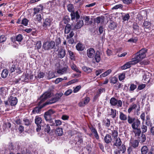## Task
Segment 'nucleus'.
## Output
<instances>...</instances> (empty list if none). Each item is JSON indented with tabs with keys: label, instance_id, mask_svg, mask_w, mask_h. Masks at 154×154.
I'll return each mask as SVG.
<instances>
[{
	"label": "nucleus",
	"instance_id": "f257e3e1",
	"mask_svg": "<svg viewBox=\"0 0 154 154\" xmlns=\"http://www.w3.org/2000/svg\"><path fill=\"white\" fill-rule=\"evenodd\" d=\"M63 94L62 92L56 93L53 96H51L50 99L48 100L41 106L38 105V106H36L33 109L32 113L33 114L38 113L41 111V109L46 105L54 104L58 102Z\"/></svg>",
	"mask_w": 154,
	"mask_h": 154
},
{
	"label": "nucleus",
	"instance_id": "f03ea898",
	"mask_svg": "<svg viewBox=\"0 0 154 154\" xmlns=\"http://www.w3.org/2000/svg\"><path fill=\"white\" fill-rule=\"evenodd\" d=\"M148 51L146 48L141 49L139 52H137L134 57L132 58L136 63H137L140 60L144 59L146 56V53Z\"/></svg>",
	"mask_w": 154,
	"mask_h": 154
},
{
	"label": "nucleus",
	"instance_id": "7ed1b4c3",
	"mask_svg": "<svg viewBox=\"0 0 154 154\" xmlns=\"http://www.w3.org/2000/svg\"><path fill=\"white\" fill-rule=\"evenodd\" d=\"M52 23V20L50 18H47L43 19V22L42 23V29L45 30H49Z\"/></svg>",
	"mask_w": 154,
	"mask_h": 154
},
{
	"label": "nucleus",
	"instance_id": "20e7f679",
	"mask_svg": "<svg viewBox=\"0 0 154 154\" xmlns=\"http://www.w3.org/2000/svg\"><path fill=\"white\" fill-rule=\"evenodd\" d=\"M73 5L72 4H69L67 5L68 10L69 11L71 12L70 16L72 20L75 19V18L77 20L80 17L79 12L77 11L75 12L73 11Z\"/></svg>",
	"mask_w": 154,
	"mask_h": 154
},
{
	"label": "nucleus",
	"instance_id": "39448f33",
	"mask_svg": "<svg viewBox=\"0 0 154 154\" xmlns=\"http://www.w3.org/2000/svg\"><path fill=\"white\" fill-rule=\"evenodd\" d=\"M55 47V42L51 40L44 42L42 46V49L45 51H48L54 48Z\"/></svg>",
	"mask_w": 154,
	"mask_h": 154
},
{
	"label": "nucleus",
	"instance_id": "423d86ee",
	"mask_svg": "<svg viewBox=\"0 0 154 154\" xmlns=\"http://www.w3.org/2000/svg\"><path fill=\"white\" fill-rule=\"evenodd\" d=\"M109 131V134H110L112 137L113 139H115L117 137H118V128H114V127L112 126H110V128L108 129Z\"/></svg>",
	"mask_w": 154,
	"mask_h": 154
},
{
	"label": "nucleus",
	"instance_id": "0eeeda50",
	"mask_svg": "<svg viewBox=\"0 0 154 154\" xmlns=\"http://www.w3.org/2000/svg\"><path fill=\"white\" fill-rule=\"evenodd\" d=\"M55 112V111L52 109H49L45 112L44 115V117L46 121L47 122L49 120H51V119H53L54 117L53 114Z\"/></svg>",
	"mask_w": 154,
	"mask_h": 154
},
{
	"label": "nucleus",
	"instance_id": "6e6552de",
	"mask_svg": "<svg viewBox=\"0 0 154 154\" xmlns=\"http://www.w3.org/2000/svg\"><path fill=\"white\" fill-rule=\"evenodd\" d=\"M111 106H117L118 107L122 106V102L120 100H118L114 97H112L109 102Z\"/></svg>",
	"mask_w": 154,
	"mask_h": 154
},
{
	"label": "nucleus",
	"instance_id": "1a4fd4ad",
	"mask_svg": "<svg viewBox=\"0 0 154 154\" xmlns=\"http://www.w3.org/2000/svg\"><path fill=\"white\" fill-rule=\"evenodd\" d=\"M35 123L37 127L36 129V131L39 132L41 130L42 125V118L39 116H36L35 118Z\"/></svg>",
	"mask_w": 154,
	"mask_h": 154
},
{
	"label": "nucleus",
	"instance_id": "9d476101",
	"mask_svg": "<svg viewBox=\"0 0 154 154\" xmlns=\"http://www.w3.org/2000/svg\"><path fill=\"white\" fill-rule=\"evenodd\" d=\"M66 54V50L64 47H61L60 49L58 48L57 53L58 58L62 59L64 57Z\"/></svg>",
	"mask_w": 154,
	"mask_h": 154
},
{
	"label": "nucleus",
	"instance_id": "9b49d317",
	"mask_svg": "<svg viewBox=\"0 0 154 154\" xmlns=\"http://www.w3.org/2000/svg\"><path fill=\"white\" fill-rule=\"evenodd\" d=\"M74 33L73 31H71L67 35L66 37V39H69L68 40V43L72 45L74 42V39L72 38L74 35Z\"/></svg>",
	"mask_w": 154,
	"mask_h": 154
},
{
	"label": "nucleus",
	"instance_id": "f8f14e48",
	"mask_svg": "<svg viewBox=\"0 0 154 154\" xmlns=\"http://www.w3.org/2000/svg\"><path fill=\"white\" fill-rule=\"evenodd\" d=\"M8 100L10 105L11 106H15L17 103V99L16 97L11 96L8 98Z\"/></svg>",
	"mask_w": 154,
	"mask_h": 154
},
{
	"label": "nucleus",
	"instance_id": "ddd939ff",
	"mask_svg": "<svg viewBox=\"0 0 154 154\" xmlns=\"http://www.w3.org/2000/svg\"><path fill=\"white\" fill-rule=\"evenodd\" d=\"M95 52L94 49L92 48H90L87 49L86 54L88 57L93 58L95 55Z\"/></svg>",
	"mask_w": 154,
	"mask_h": 154
},
{
	"label": "nucleus",
	"instance_id": "4468645a",
	"mask_svg": "<svg viewBox=\"0 0 154 154\" xmlns=\"http://www.w3.org/2000/svg\"><path fill=\"white\" fill-rule=\"evenodd\" d=\"M74 141L75 142V144L78 145L82 144L83 142L82 136L79 135L75 137Z\"/></svg>",
	"mask_w": 154,
	"mask_h": 154
},
{
	"label": "nucleus",
	"instance_id": "2eb2a0df",
	"mask_svg": "<svg viewBox=\"0 0 154 154\" xmlns=\"http://www.w3.org/2000/svg\"><path fill=\"white\" fill-rule=\"evenodd\" d=\"M136 64L134 60L132 59V61L127 62L125 64L121 66V69L122 70L125 69L130 68L131 66V65Z\"/></svg>",
	"mask_w": 154,
	"mask_h": 154
},
{
	"label": "nucleus",
	"instance_id": "dca6fc26",
	"mask_svg": "<svg viewBox=\"0 0 154 154\" xmlns=\"http://www.w3.org/2000/svg\"><path fill=\"white\" fill-rule=\"evenodd\" d=\"M140 121L138 119H136L131 124V127L133 129L136 130L138 128H140Z\"/></svg>",
	"mask_w": 154,
	"mask_h": 154
},
{
	"label": "nucleus",
	"instance_id": "f3484780",
	"mask_svg": "<svg viewBox=\"0 0 154 154\" xmlns=\"http://www.w3.org/2000/svg\"><path fill=\"white\" fill-rule=\"evenodd\" d=\"M103 140L105 143L109 144L111 143L112 141L111 136L108 134H106L104 137Z\"/></svg>",
	"mask_w": 154,
	"mask_h": 154
},
{
	"label": "nucleus",
	"instance_id": "a211bd4d",
	"mask_svg": "<svg viewBox=\"0 0 154 154\" xmlns=\"http://www.w3.org/2000/svg\"><path fill=\"white\" fill-rule=\"evenodd\" d=\"M18 65L17 62L13 63L12 62L9 66L10 72L12 73L15 72L16 69L17 68V66H18Z\"/></svg>",
	"mask_w": 154,
	"mask_h": 154
},
{
	"label": "nucleus",
	"instance_id": "6ab92c4d",
	"mask_svg": "<svg viewBox=\"0 0 154 154\" xmlns=\"http://www.w3.org/2000/svg\"><path fill=\"white\" fill-rule=\"evenodd\" d=\"M84 25V22L82 20H79L76 23L74 26V27L72 29L73 30L74 29H78L81 28Z\"/></svg>",
	"mask_w": 154,
	"mask_h": 154
},
{
	"label": "nucleus",
	"instance_id": "aec40b11",
	"mask_svg": "<svg viewBox=\"0 0 154 154\" xmlns=\"http://www.w3.org/2000/svg\"><path fill=\"white\" fill-rule=\"evenodd\" d=\"M114 140L115 141V142L113 144V146H116L119 148V147L121 146L122 143L121 139L119 137H118Z\"/></svg>",
	"mask_w": 154,
	"mask_h": 154
},
{
	"label": "nucleus",
	"instance_id": "412c9836",
	"mask_svg": "<svg viewBox=\"0 0 154 154\" xmlns=\"http://www.w3.org/2000/svg\"><path fill=\"white\" fill-rule=\"evenodd\" d=\"M108 27L111 30H114L117 27V23L113 21L110 20Z\"/></svg>",
	"mask_w": 154,
	"mask_h": 154
},
{
	"label": "nucleus",
	"instance_id": "4be33fe9",
	"mask_svg": "<svg viewBox=\"0 0 154 154\" xmlns=\"http://www.w3.org/2000/svg\"><path fill=\"white\" fill-rule=\"evenodd\" d=\"M103 125L107 129L109 128V127L111 125V123L110 120L107 118L106 119H103L102 121Z\"/></svg>",
	"mask_w": 154,
	"mask_h": 154
},
{
	"label": "nucleus",
	"instance_id": "5701e85b",
	"mask_svg": "<svg viewBox=\"0 0 154 154\" xmlns=\"http://www.w3.org/2000/svg\"><path fill=\"white\" fill-rule=\"evenodd\" d=\"M44 7L42 5H40L38 6L37 7L34 8L33 10L34 11V14H35L40 11H42Z\"/></svg>",
	"mask_w": 154,
	"mask_h": 154
},
{
	"label": "nucleus",
	"instance_id": "b1692460",
	"mask_svg": "<svg viewBox=\"0 0 154 154\" xmlns=\"http://www.w3.org/2000/svg\"><path fill=\"white\" fill-rule=\"evenodd\" d=\"M11 123L8 122H4L3 125V129L4 131H6L7 130H9V129L11 127Z\"/></svg>",
	"mask_w": 154,
	"mask_h": 154
},
{
	"label": "nucleus",
	"instance_id": "393cba45",
	"mask_svg": "<svg viewBox=\"0 0 154 154\" xmlns=\"http://www.w3.org/2000/svg\"><path fill=\"white\" fill-rule=\"evenodd\" d=\"M104 20V17L102 16L101 17L98 16L94 19V23L99 24L101 21V23H103Z\"/></svg>",
	"mask_w": 154,
	"mask_h": 154
},
{
	"label": "nucleus",
	"instance_id": "a878e982",
	"mask_svg": "<svg viewBox=\"0 0 154 154\" xmlns=\"http://www.w3.org/2000/svg\"><path fill=\"white\" fill-rule=\"evenodd\" d=\"M75 48L77 51H83L85 48L84 45L80 42H79L76 44Z\"/></svg>",
	"mask_w": 154,
	"mask_h": 154
},
{
	"label": "nucleus",
	"instance_id": "bb28decb",
	"mask_svg": "<svg viewBox=\"0 0 154 154\" xmlns=\"http://www.w3.org/2000/svg\"><path fill=\"white\" fill-rule=\"evenodd\" d=\"M88 127L92 133L89 134V135L90 137H91L92 134H94L96 132H97L96 129L91 124L90 125H88Z\"/></svg>",
	"mask_w": 154,
	"mask_h": 154
},
{
	"label": "nucleus",
	"instance_id": "cd10ccee",
	"mask_svg": "<svg viewBox=\"0 0 154 154\" xmlns=\"http://www.w3.org/2000/svg\"><path fill=\"white\" fill-rule=\"evenodd\" d=\"M145 123L146 125L149 127H152L153 125V124L150 119V116L148 115L146 116Z\"/></svg>",
	"mask_w": 154,
	"mask_h": 154
},
{
	"label": "nucleus",
	"instance_id": "c85d7f7f",
	"mask_svg": "<svg viewBox=\"0 0 154 154\" xmlns=\"http://www.w3.org/2000/svg\"><path fill=\"white\" fill-rule=\"evenodd\" d=\"M96 61L97 63H99L101 60V57L100 56V53L99 51H97L95 53L94 56Z\"/></svg>",
	"mask_w": 154,
	"mask_h": 154
},
{
	"label": "nucleus",
	"instance_id": "c756f323",
	"mask_svg": "<svg viewBox=\"0 0 154 154\" xmlns=\"http://www.w3.org/2000/svg\"><path fill=\"white\" fill-rule=\"evenodd\" d=\"M128 117L126 115L124 114L122 112H119V118L122 121H126Z\"/></svg>",
	"mask_w": 154,
	"mask_h": 154
},
{
	"label": "nucleus",
	"instance_id": "7c9ffc66",
	"mask_svg": "<svg viewBox=\"0 0 154 154\" xmlns=\"http://www.w3.org/2000/svg\"><path fill=\"white\" fill-rule=\"evenodd\" d=\"M132 27L133 32L136 34H138L139 33V26L137 23H134Z\"/></svg>",
	"mask_w": 154,
	"mask_h": 154
},
{
	"label": "nucleus",
	"instance_id": "2f4dec72",
	"mask_svg": "<svg viewBox=\"0 0 154 154\" xmlns=\"http://www.w3.org/2000/svg\"><path fill=\"white\" fill-rule=\"evenodd\" d=\"M71 29V26L70 24H67L65 26L64 29V33L68 34L70 32V31Z\"/></svg>",
	"mask_w": 154,
	"mask_h": 154
},
{
	"label": "nucleus",
	"instance_id": "473e14b6",
	"mask_svg": "<svg viewBox=\"0 0 154 154\" xmlns=\"http://www.w3.org/2000/svg\"><path fill=\"white\" fill-rule=\"evenodd\" d=\"M42 97H43L44 99L47 100L51 97V93L50 92H46L41 96Z\"/></svg>",
	"mask_w": 154,
	"mask_h": 154
},
{
	"label": "nucleus",
	"instance_id": "72a5a7b5",
	"mask_svg": "<svg viewBox=\"0 0 154 154\" xmlns=\"http://www.w3.org/2000/svg\"><path fill=\"white\" fill-rule=\"evenodd\" d=\"M67 71V68L64 67L62 69H59L57 70V73L61 75L66 73Z\"/></svg>",
	"mask_w": 154,
	"mask_h": 154
},
{
	"label": "nucleus",
	"instance_id": "f704fd0d",
	"mask_svg": "<svg viewBox=\"0 0 154 154\" xmlns=\"http://www.w3.org/2000/svg\"><path fill=\"white\" fill-rule=\"evenodd\" d=\"M139 142L138 140H132L131 142V146L134 148L137 147L139 145Z\"/></svg>",
	"mask_w": 154,
	"mask_h": 154
},
{
	"label": "nucleus",
	"instance_id": "c9c22d12",
	"mask_svg": "<svg viewBox=\"0 0 154 154\" xmlns=\"http://www.w3.org/2000/svg\"><path fill=\"white\" fill-rule=\"evenodd\" d=\"M110 110L111 112L108 115L111 116L112 118L113 119H114L116 117V110L115 109H111Z\"/></svg>",
	"mask_w": 154,
	"mask_h": 154
},
{
	"label": "nucleus",
	"instance_id": "e433bc0d",
	"mask_svg": "<svg viewBox=\"0 0 154 154\" xmlns=\"http://www.w3.org/2000/svg\"><path fill=\"white\" fill-rule=\"evenodd\" d=\"M68 53L69 55V58L73 60H75V56L74 52L71 50H68Z\"/></svg>",
	"mask_w": 154,
	"mask_h": 154
},
{
	"label": "nucleus",
	"instance_id": "4c0bfd02",
	"mask_svg": "<svg viewBox=\"0 0 154 154\" xmlns=\"http://www.w3.org/2000/svg\"><path fill=\"white\" fill-rule=\"evenodd\" d=\"M55 134L58 136H62L63 134L62 129L60 128H57L56 130Z\"/></svg>",
	"mask_w": 154,
	"mask_h": 154
},
{
	"label": "nucleus",
	"instance_id": "58836bf2",
	"mask_svg": "<svg viewBox=\"0 0 154 154\" xmlns=\"http://www.w3.org/2000/svg\"><path fill=\"white\" fill-rule=\"evenodd\" d=\"M8 73V70L6 69H4L2 72L1 77L3 78H5L7 77Z\"/></svg>",
	"mask_w": 154,
	"mask_h": 154
},
{
	"label": "nucleus",
	"instance_id": "ea45409f",
	"mask_svg": "<svg viewBox=\"0 0 154 154\" xmlns=\"http://www.w3.org/2000/svg\"><path fill=\"white\" fill-rule=\"evenodd\" d=\"M137 106V105L136 104L133 103L130 106V107L128 109V113H130L133 110L135 109Z\"/></svg>",
	"mask_w": 154,
	"mask_h": 154
},
{
	"label": "nucleus",
	"instance_id": "a19ab883",
	"mask_svg": "<svg viewBox=\"0 0 154 154\" xmlns=\"http://www.w3.org/2000/svg\"><path fill=\"white\" fill-rule=\"evenodd\" d=\"M82 70L85 72L88 73H91L92 72V69L86 66H84L82 67Z\"/></svg>",
	"mask_w": 154,
	"mask_h": 154
},
{
	"label": "nucleus",
	"instance_id": "79ce46f5",
	"mask_svg": "<svg viewBox=\"0 0 154 154\" xmlns=\"http://www.w3.org/2000/svg\"><path fill=\"white\" fill-rule=\"evenodd\" d=\"M111 72L112 70L111 69H109L103 73L101 74L100 76V77L102 78L105 77L109 75Z\"/></svg>",
	"mask_w": 154,
	"mask_h": 154
},
{
	"label": "nucleus",
	"instance_id": "37998d69",
	"mask_svg": "<svg viewBox=\"0 0 154 154\" xmlns=\"http://www.w3.org/2000/svg\"><path fill=\"white\" fill-rule=\"evenodd\" d=\"M70 19V17L68 16H65L63 18V21L64 23L65 24H69Z\"/></svg>",
	"mask_w": 154,
	"mask_h": 154
},
{
	"label": "nucleus",
	"instance_id": "c03bdc74",
	"mask_svg": "<svg viewBox=\"0 0 154 154\" xmlns=\"http://www.w3.org/2000/svg\"><path fill=\"white\" fill-rule=\"evenodd\" d=\"M136 119L134 117H132L130 116H128L127 118L128 122L129 124H132Z\"/></svg>",
	"mask_w": 154,
	"mask_h": 154
},
{
	"label": "nucleus",
	"instance_id": "a18cd8bd",
	"mask_svg": "<svg viewBox=\"0 0 154 154\" xmlns=\"http://www.w3.org/2000/svg\"><path fill=\"white\" fill-rule=\"evenodd\" d=\"M141 151L142 154H146L148 151V148L147 146H143L141 148Z\"/></svg>",
	"mask_w": 154,
	"mask_h": 154
},
{
	"label": "nucleus",
	"instance_id": "49530a36",
	"mask_svg": "<svg viewBox=\"0 0 154 154\" xmlns=\"http://www.w3.org/2000/svg\"><path fill=\"white\" fill-rule=\"evenodd\" d=\"M23 121L24 123V125L27 126L31 125V124L32 122L28 119L24 118Z\"/></svg>",
	"mask_w": 154,
	"mask_h": 154
},
{
	"label": "nucleus",
	"instance_id": "de8ad7c7",
	"mask_svg": "<svg viewBox=\"0 0 154 154\" xmlns=\"http://www.w3.org/2000/svg\"><path fill=\"white\" fill-rule=\"evenodd\" d=\"M146 140V137L145 135L144 134L142 133L140 137L139 138V141L140 143H143Z\"/></svg>",
	"mask_w": 154,
	"mask_h": 154
},
{
	"label": "nucleus",
	"instance_id": "09e8293b",
	"mask_svg": "<svg viewBox=\"0 0 154 154\" xmlns=\"http://www.w3.org/2000/svg\"><path fill=\"white\" fill-rule=\"evenodd\" d=\"M130 15L128 14H123L122 15V19L124 21L128 20L130 18Z\"/></svg>",
	"mask_w": 154,
	"mask_h": 154
},
{
	"label": "nucleus",
	"instance_id": "8fccbe9b",
	"mask_svg": "<svg viewBox=\"0 0 154 154\" xmlns=\"http://www.w3.org/2000/svg\"><path fill=\"white\" fill-rule=\"evenodd\" d=\"M71 68L72 70L76 72H79V73H81V72L78 69L77 66L75 64H73L72 65H71Z\"/></svg>",
	"mask_w": 154,
	"mask_h": 154
},
{
	"label": "nucleus",
	"instance_id": "3c124183",
	"mask_svg": "<svg viewBox=\"0 0 154 154\" xmlns=\"http://www.w3.org/2000/svg\"><path fill=\"white\" fill-rule=\"evenodd\" d=\"M42 47V42L41 41H37L35 46V48L37 49H39Z\"/></svg>",
	"mask_w": 154,
	"mask_h": 154
},
{
	"label": "nucleus",
	"instance_id": "603ef678",
	"mask_svg": "<svg viewBox=\"0 0 154 154\" xmlns=\"http://www.w3.org/2000/svg\"><path fill=\"white\" fill-rule=\"evenodd\" d=\"M44 127V131L45 132H46L47 133H48L51 130V128L49 125L47 124L45 125Z\"/></svg>",
	"mask_w": 154,
	"mask_h": 154
},
{
	"label": "nucleus",
	"instance_id": "864d4df0",
	"mask_svg": "<svg viewBox=\"0 0 154 154\" xmlns=\"http://www.w3.org/2000/svg\"><path fill=\"white\" fill-rule=\"evenodd\" d=\"M55 43H56V46L59 48L60 46V45L61 43V39L60 38H57L55 40Z\"/></svg>",
	"mask_w": 154,
	"mask_h": 154
},
{
	"label": "nucleus",
	"instance_id": "5fc2aeb1",
	"mask_svg": "<svg viewBox=\"0 0 154 154\" xmlns=\"http://www.w3.org/2000/svg\"><path fill=\"white\" fill-rule=\"evenodd\" d=\"M143 25L145 28L149 29L150 26V23L147 21H144Z\"/></svg>",
	"mask_w": 154,
	"mask_h": 154
},
{
	"label": "nucleus",
	"instance_id": "6e6d98bb",
	"mask_svg": "<svg viewBox=\"0 0 154 154\" xmlns=\"http://www.w3.org/2000/svg\"><path fill=\"white\" fill-rule=\"evenodd\" d=\"M118 81V79L117 78L114 76L111 78L110 80V82L114 84H116Z\"/></svg>",
	"mask_w": 154,
	"mask_h": 154
},
{
	"label": "nucleus",
	"instance_id": "4d7b16f0",
	"mask_svg": "<svg viewBox=\"0 0 154 154\" xmlns=\"http://www.w3.org/2000/svg\"><path fill=\"white\" fill-rule=\"evenodd\" d=\"M141 129L142 131V133L143 134V133H145L147 131V126L144 125L143 123L142 125L141 126Z\"/></svg>",
	"mask_w": 154,
	"mask_h": 154
},
{
	"label": "nucleus",
	"instance_id": "13d9d810",
	"mask_svg": "<svg viewBox=\"0 0 154 154\" xmlns=\"http://www.w3.org/2000/svg\"><path fill=\"white\" fill-rule=\"evenodd\" d=\"M45 75V73L43 72H40L37 75V76H35L36 78L41 79L43 78Z\"/></svg>",
	"mask_w": 154,
	"mask_h": 154
},
{
	"label": "nucleus",
	"instance_id": "bf43d9fd",
	"mask_svg": "<svg viewBox=\"0 0 154 154\" xmlns=\"http://www.w3.org/2000/svg\"><path fill=\"white\" fill-rule=\"evenodd\" d=\"M29 20L26 18H23L22 20L21 24H23L24 26H26L28 25Z\"/></svg>",
	"mask_w": 154,
	"mask_h": 154
},
{
	"label": "nucleus",
	"instance_id": "052dcab7",
	"mask_svg": "<svg viewBox=\"0 0 154 154\" xmlns=\"http://www.w3.org/2000/svg\"><path fill=\"white\" fill-rule=\"evenodd\" d=\"M138 41V38L137 37H136L134 38H131L129 39L128 41V42H131L133 43H136Z\"/></svg>",
	"mask_w": 154,
	"mask_h": 154
},
{
	"label": "nucleus",
	"instance_id": "680f3d73",
	"mask_svg": "<svg viewBox=\"0 0 154 154\" xmlns=\"http://www.w3.org/2000/svg\"><path fill=\"white\" fill-rule=\"evenodd\" d=\"M6 38L4 35L0 36V43H2L5 42L6 40Z\"/></svg>",
	"mask_w": 154,
	"mask_h": 154
},
{
	"label": "nucleus",
	"instance_id": "e2e57ef3",
	"mask_svg": "<svg viewBox=\"0 0 154 154\" xmlns=\"http://www.w3.org/2000/svg\"><path fill=\"white\" fill-rule=\"evenodd\" d=\"M136 130H137L136 131H134L135 135L136 136H140L141 132L140 128H138L137 129H136Z\"/></svg>",
	"mask_w": 154,
	"mask_h": 154
},
{
	"label": "nucleus",
	"instance_id": "0e129e2a",
	"mask_svg": "<svg viewBox=\"0 0 154 154\" xmlns=\"http://www.w3.org/2000/svg\"><path fill=\"white\" fill-rule=\"evenodd\" d=\"M125 77V73H122L119 75V79L120 81H121L123 80Z\"/></svg>",
	"mask_w": 154,
	"mask_h": 154
},
{
	"label": "nucleus",
	"instance_id": "69168bd1",
	"mask_svg": "<svg viewBox=\"0 0 154 154\" xmlns=\"http://www.w3.org/2000/svg\"><path fill=\"white\" fill-rule=\"evenodd\" d=\"M90 99L89 97H86L84 98V104L85 105L87 104L90 101Z\"/></svg>",
	"mask_w": 154,
	"mask_h": 154
},
{
	"label": "nucleus",
	"instance_id": "338daca9",
	"mask_svg": "<svg viewBox=\"0 0 154 154\" xmlns=\"http://www.w3.org/2000/svg\"><path fill=\"white\" fill-rule=\"evenodd\" d=\"M16 39L17 41L21 42L23 39V36L21 34H19L16 36Z\"/></svg>",
	"mask_w": 154,
	"mask_h": 154
},
{
	"label": "nucleus",
	"instance_id": "774afa93",
	"mask_svg": "<svg viewBox=\"0 0 154 154\" xmlns=\"http://www.w3.org/2000/svg\"><path fill=\"white\" fill-rule=\"evenodd\" d=\"M15 72L18 74H20L22 72L21 68L19 67V66L18 65V66H17V68L16 69Z\"/></svg>",
	"mask_w": 154,
	"mask_h": 154
}]
</instances>
